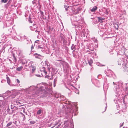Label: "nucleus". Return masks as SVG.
<instances>
[{
	"label": "nucleus",
	"mask_w": 128,
	"mask_h": 128,
	"mask_svg": "<svg viewBox=\"0 0 128 128\" xmlns=\"http://www.w3.org/2000/svg\"><path fill=\"white\" fill-rule=\"evenodd\" d=\"M39 90V92L38 91L36 92H35V94L37 96H39V94L41 93V91L40 90H41V89H39L38 88H37L36 86H30L28 88H26L24 89H22L21 90L22 92H25L26 93L30 94L31 92L34 91H35L36 90Z\"/></svg>",
	"instance_id": "obj_1"
},
{
	"label": "nucleus",
	"mask_w": 128,
	"mask_h": 128,
	"mask_svg": "<svg viewBox=\"0 0 128 128\" xmlns=\"http://www.w3.org/2000/svg\"><path fill=\"white\" fill-rule=\"evenodd\" d=\"M82 17L80 16H72L71 18V20L72 22H74L78 23V24H76L78 25L79 23H82V22L80 20H82ZM75 24V26L76 27L77 25H76V24Z\"/></svg>",
	"instance_id": "obj_2"
},
{
	"label": "nucleus",
	"mask_w": 128,
	"mask_h": 128,
	"mask_svg": "<svg viewBox=\"0 0 128 128\" xmlns=\"http://www.w3.org/2000/svg\"><path fill=\"white\" fill-rule=\"evenodd\" d=\"M64 8L67 11L66 12L68 14L69 13V12L70 13L72 12L74 14H76L78 13V10L76 7L75 8L74 7H71L70 8L68 6H64Z\"/></svg>",
	"instance_id": "obj_3"
},
{
	"label": "nucleus",
	"mask_w": 128,
	"mask_h": 128,
	"mask_svg": "<svg viewBox=\"0 0 128 128\" xmlns=\"http://www.w3.org/2000/svg\"><path fill=\"white\" fill-rule=\"evenodd\" d=\"M113 83L114 84L116 85V92L117 94H119L120 93L121 90V89L119 88V86L118 85L119 83L117 82H114Z\"/></svg>",
	"instance_id": "obj_4"
},
{
	"label": "nucleus",
	"mask_w": 128,
	"mask_h": 128,
	"mask_svg": "<svg viewBox=\"0 0 128 128\" xmlns=\"http://www.w3.org/2000/svg\"><path fill=\"white\" fill-rule=\"evenodd\" d=\"M116 51L118 52V54H119L123 55L125 53V49L124 47H122V48H120L118 50V49H116Z\"/></svg>",
	"instance_id": "obj_5"
},
{
	"label": "nucleus",
	"mask_w": 128,
	"mask_h": 128,
	"mask_svg": "<svg viewBox=\"0 0 128 128\" xmlns=\"http://www.w3.org/2000/svg\"><path fill=\"white\" fill-rule=\"evenodd\" d=\"M30 28L32 30H35L36 32H38V31H37L36 30V26L35 24H33L32 26H30Z\"/></svg>",
	"instance_id": "obj_6"
},
{
	"label": "nucleus",
	"mask_w": 128,
	"mask_h": 128,
	"mask_svg": "<svg viewBox=\"0 0 128 128\" xmlns=\"http://www.w3.org/2000/svg\"><path fill=\"white\" fill-rule=\"evenodd\" d=\"M37 0H34L32 2V4L38 7V6H39V7H40V3L38 2V1Z\"/></svg>",
	"instance_id": "obj_7"
},
{
	"label": "nucleus",
	"mask_w": 128,
	"mask_h": 128,
	"mask_svg": "<svg viewBox=\"0 0 128 128\" xmlns=\"http://www.w3.org/2000/svg\"><path fill=\"white\" fill-rule=\"evenodd\" d=\"M125 60H124L122 57V58H120L118 61V65H120L121 64H124V62L125 61Z\"/></svg>",
	"instance_id": "obj_8"
},
{
	"label": "nucleus",
	"mask_w": 128,
	"mask_h": 128,
	"mask_svg": "<svg viewBox=\"0 0 128 128\" xmlns=\"http://www.w3.org/2000/svg\"><path fill=\"white\" fill-rule=\"evenodd\" d=\"M34 55L36 58L40 59L43 58L44 57L43 56L37 53L34 54Z\"/></svg>",
	"instance_id": "obj_9"
},
{
	"label": "nucleus",
	"mask_w": 128,
	"mask_h": 128,
	"mask_svg": "<svg viewBox=\"0 0 128 128\" xmlns=\"http://www.w3.org/2000/svg\"><path fill=\"white\" fill-rule=\"evenodd\" d=\"M45 64L47 66V69L48 70V72H50V70L51 68V66L50 64V63L48 62V61H46L45 62Z\"/></svg>",
	"instance_id": "obj_10"
},
{
	"label": "nucleus",
	"mask_w": 128,
	"mask_h": 128,
	"mask_svg": "<svg viewBox=\"0 0 128 128\" xmlns=\"http://www.w3.org/2000/svg\"><path fill=\"white\" fill-rule=\"evenodd\" d=\"M24 44L26 45H28L31 43V41L30 40L25 39L24 40Z\"/></svg>",
	"instance_id": "obj_11"
},
{
	"label": "nucleus",
	"mask_w": 128,
	"mask_h": 128,
	"mask_svg": "<svg viewBox=\"0 0 128 128\" xmlns=\"http://www.w3.org/2000/svg\"><path fill=\"white\" fill-rule=\"evenodd\" d=\"M98 8L96 6H94L91 9L90 11L92 12H95L96 10Z\"/></svg>",
	"instance_id": "obj_12"
},
{
	"label": "nucleus",
	"mask_w": 128,
	"mask_h": 128,
	"mask_svg": "<svg viewBox=\"0 0 128 128\" xmlns=\"http://www.w3.org/2000/svg\"><path fill=\"white\" fill-rule=\"evenodd\" d=\"M31 67L32 68V72H33L36 69V68L34 65H32Z\"/></svg>",
	"instance_id": "obj_13"
},
{
	"label": "nucleus",
	"mask_w": 128,
	"mask_h": 128,
	"mask_svg": "<svg viewBox=\"0 0 128 128\" xmlns=\"http://www.w3.org/2000/svg\"><path fill=\"white\" fill-rule=\"evenodd\" d=\"M98 21L100 22H102V20H104L105 19V18H102L100 17H98Z\"/></svg>",
	"instance_id": "obj_14"
},
{
	"label": "nucleus",
	"mask_w": 128,
	"mask_h": 128,
	"mask_svg": "<svg viewBox=\"0 0 128 128\" xmlns=\"http://www.w3.org/2000/svg\"><path fill=\"white\" fill-rule=\"evenodd\" d=\"M6 76V80L8 84L10 85V80L8 76L7 75Z\"/></svg>",
	"instance_id": "obj_15"
},
{
	"label": "nucleus",
	"mask_w": 128,
	"mask_h": 128,
	"mask_svg": "<svg viewBox=\"0 0 128 128\" xmlns=\"http://www.w3.org/2000/svg\"><path fill=\"white\" fill-rule=\"evenodd\" d=\"M76 45H74V44H72L71 47V49L72 50H76Z\"/></svg>",
	"instance_id": "obj_16"
},
{
	"label": "nucleus",
	"mask_w": 128,
	"mask_h": 128,
	"mask_svg": "<svg viewBox=\"0 0 128 128\" xmlns=\"http://www.w3.org/2000/svg\"><path fill=\"white\" fill-rule=\"evenodd\" d=\"M42 110L41 109H40L37 112V114L38 115H40L42 113Z\"/></svg>",
	"instance_id": "obj_17"
},
{
	"label": "nucleus",
	"mask_w": 128,
	"mask_h": 128,
	"mask_svg": "<svg viewBox=\"0 0 128 128\" xmlns=\"http://www.w3.org/2000/svg\"><path fill=\"white\" fill-rule=\"evenodd\" d=\"M23 67L22 66H20L17 68L16 69V70L18 71H20L22 70Z\"/></svg>",
	"instance_id": "obj_18"
},
{
	"label": "nucleus",
	"mask_w": 128,
	"mask_h": 128,
	"mask_svg": "<svg viewBox=\"0 0 128 128\" xmlns=\"http://www.w3.org/2000/svg\"><path fill=\"white\" fill-rule=\"evenodd\" d=\"M88 62L89 65L90 66H91L93 62L92 60V59H90V60H89L88 61Z\"/></svg>",
	"instance_id": "obj_19"
},
{
	"label": "nucleus",
	"mask_w": 128,
	"mask_h": 128,
	"mask_svg": "<svg viewBox=\"0 0 128 128\" xmlns=\"http://www.w3.org/2000/svg\"><path fill=\"white\" fill-rule=\"evenodd\" d=\"M12 124V122H10L8 123L6 125V127H8L10 126Z\"/></svg>",
	"instance_id": "obj_20"
},
{
	"label": "nucleus",
	"mask_w": 128,
	"mask_h": 128,
	"mask_svg": "<svg viewBox=\"0 0 128 128\" xmlns=\"http://www.w3.org/2000/svg\"><path fill=\"white\" fill-rule=\"evenodd\" d=\"M59 122V120H57L56 122H55L54 124V126L57 125L58 124Z\"/></svg>",
	"instance_id": "obj_21"
},
{
	"label": "nucleus",
	"mask_w": 128,
	"mask_h": 128,
	"mask_svg": "<svg viewBox=\"0 0 128 128\" xmlns=\"http://www.w3.org/2000/svg\"><path fill=\"white\" fill-rule=\"evenodd\" d=\"M57 81V80L56 78L54 79V87L55 86V84L56 83V82Z\"/></svg>",
	"instance_id": "obj_22"
},
{
	"label": "nucleus",
	"mask_w": 128,
	"mask_h": 128,
	"mask_svg": "<svg viewBox=\"0 0 128 128\" xmlns=\"http://www.w3.org/2000/svg\"><path fill=\"white\" fill-rule=\"evenodd\" d=\"M30 123L31 124H34L36 123V122L33 121H31L30 122Z\"/></svg>",
	"instance_id": "obj_23"
},
{
	"label": "nucleus",
	"mask_w": 128,
	"mask_h": 128,
	"mask_svg": "<svg viewBox=\"0 0 128 128\" xmlns=\"http://www.w3.org/2000/svg\"><path fill=\"white\" fill-rule=\"evenodd\" d=\"M43 68H44V70H43V71H44V73L45 74H46L47 73V72L45 70V68L44 67H43Z\"/></svg>",
	"instance_id": "obj_24"
},
{
	"label": "nucleus",
	"mask_w": 128,
	"mask_h": 128,
	"mask_svg": "<svg viewBox=\"0 0 128 128\" xmlns=\"http://www.w3.org/2000/svg\"><path fill=\"white\" fill-rule=\"evenodd\" d=\"M8 0H2V2L5 3L7 2Z\"/></svg>",
	"instance_id": "obj_25"
},
{
	"label": "nucleus",
	"mask_w": 128,
	"mask_h": 128,
	"mask_svg": "<svg viewBox=\"0 0 128 128\" xmlns=\"http://www.w3.org/2000/svg\"><path fill=\"white\" fill-rule=\"evenodd\" d=\"M93 40L95 42L97 43L98 42V40L96 39L95 38L93 39Z\"/></svg>",
	"instance_id": "obj_26"
},
{
	"label": "nucleus",
	"mask_w": 128,
	"mask_h": 128,
	"mask_svg": "<svg viewBox=\"0 0 128 128\" xmlns=\"http://www.w3.org/2000/svg\"><path fill=\"white\" fill-rule=\"evenodd\" d=\"M10 91H8L6 92L5 93L6 94H10Z\"/></svg>",
	"instance_id": "obj_27"
},
{
	"label": "nucleus",
	"mask_w": 128,
	"mask_h": 128,
	"mask_svg": "<svg viewBox=\"0 0 128 128\" xmlns=\"http://www.w3.org/2000/svg\"><path fill=\"white\" fill-rule=\"evenodd\" d=\"M34 45L32 44L31 47V50H32V49L34 48Z\"/></svg>",
	"instance_id": "obj_28"
},
{
	"label": "nucleus",
	"mask_w": 128,
	"mask_h": 128,
	"mask_svg": "<svg viewBox=\"0 0 128 128\" xmlns=\"http://www.w3.org/2000/svg\"><path fill=\"white\" fill-rule=\"evenodd\" d=\"M16 81L17 83L18 84H19L20 83V81L18 79H16Z\"/></svg>",
	"instance_id": "obj_29"
},
{
	"label": "nucleus",
	"mask_w": 128,
	"mask_h": 128,
	"mask_svg": "<svg viewBox=\"0 0 128 128\" xmlns=\"http://www.w3.org/2000/svg\"><path fill=\"white\" fill-rule=\"evenodd\" d=\"M15 107V106H14L12 105H11V108L12 109H13L14 107Z\"/></svg>",
	"instance_id": "obj_30"
},
{
	"label": "nucleus",
	"mask_w": 128,
	"mask_h": 128,
	"mask_svg": "<svg viewBox=\"0 0 128 128\" xmlns=\"http://www.w3.org/2000/svg\"><path fill=\"white\" fill-rule=\"evenodd\" d=\"M61 125V124H59L58 126L56 128H59L60 127V126Z\"/></svg>",
	"instance_id": "obj_31"
},
{
	"label": "nucleus",
	"mask_w": 128,
	"mask_h": 128,
	"mask_svg": "<svg viewBox=\"0 0 128 128\" xmlns=\"http://www.w3.org/2000/svg\"><path fill=\"white\" fill-rule=\"evenodd\" d=\"M43 48V47H40V46H38V49H39V48Z\"/></svg>",
	"instance_id": "obj_32"
},
{
	"label": "nucleus",
	"mask_w": 128,
	"mask_h": 128,
	"mask_svg": "<svg viewBox=\"0 0 128 128\" xmlns=\"http://www.w3.org/2000/svg\"><path fill=\"white\" fill-rule=\"evenodd\" d=\"M14 62H15L16 61V58H15V57H14Z\"/></svg>",
	"instance_id": "obj_33"
},
{
	"label": "nucleus",
	"mask_w": 128,
	"mask_h": 128,
	"mask_svg": "<svg viewBox=\"0 0 128 128\" xmlns=\"http://www.w3.org/2000/svg\"><path fill=\"white\" fill-rule=\"evenodd\" d=\"M124 123L123 122V123H122V124H120V127H122V126Z\"/></svg>",
	"instance_id": "obj_34"
},
{
	"label": "nucleus",
	"mask_w": 128,
	"mask_h": 128,
	"mask_svg": "<svg viewBox=\"0 0 128 128\" xmlns=\"http://www.w3.org/2000/svg\"><path fill=\"white\" fill-rule=\"evenodd\" d=\"M116 25L117 26V28H116V29L117 30H118V24H116Z\"/></svg>",
	"instance_id": "obj_35"
},
{
	"label": "nucleus",
	"mask_w": 128,
	"mask_h": 128,
	"mask_svg": "<svg viewBox=\"0 0 128 128\" xmlns=\"http://www.w3.org/2000/svg\"><path fill=\"white\" fill-rule=\"evenodd\" d=\"M75 108H76V112H77V110H78V108L76 106L75 107Z\"/></svg>",
	"instance_id": "obj_36"
},
{
	"label": "nucleus",
	"mask_w": 128,
	"mask_h": 128,
	"mask_svg": "<svg viewBox=\"0 0 128 128\" xmlns=\"http://www.w3.org/2000/svg\"><path fill=\"white\" fill-rule=\"evenodd\" d=\"M39 42V40H37L35 41V43H38Z\"/></svg>",
	"instance_id": "obj_37"
},
{
	"label": "nucleus",
	"mask_w": 128,
	"mask_h": 128,
	"mask_svg": "<svg viewBox=\"0 0 128 128\" xmlns=\"http://www.w3.org/2000/svg\"><path fill=\"white\" fill-rule=\"evenodd\" d=\"M16 103H17V104L18 105H19L20 104V103L19 102H18V103H17V102H16Z\"/></svg>",
	"instance_id": "obj_38"
},
{
	"label": "nucleus",
	"mask_w": 128,
	"mask_h": 128,
	"mask_svg": "<svg viewBox=\"0 0 128 128\" xmlns=\"http://www.w3.org/2000/svg\"><path fill=\"white\" fill-rule=\"evenodd\" d=\"M107 104H106V107H105V111L106 110V108H107Z\"/></svg>",
	"instance_id": "obj_39"
},
{
	"label": "nucleus",
	"mask_w": 128,
	"mask_h": 128,
	"mask_svg": "<svg viewBox=\"0 0 128 128\" xmlns=\"http://www.w3.org/2000/svg\"><path fill=\"white\" fill-rule=\"evenodd\" d=\"M125 84H126V85L127 84H128V82L125 83Z\"/></svg>",
	"instance_id": "obj_40"
},
{
	"label": "nucleus",
	"mask_w": 128,
	"mask_h": 128,
	"mask_svg": "<svg viewBox=\"0 0 128 128\" xmlns=\"http://www.w3.org/2000/svg\"><path fill=\"white\" fill-rule=\"evenodd\" d=\"M94 50V48H93L92 49V51H93Z\"/></svg>",
	"instance_id": "obj_41"
},
{
	"label": "nucleus",
	"mask_w": 128,
	"mask_h": 128,
	"mask_svg": "<svg viewBox=\"0 0 128 128\" xmlns=\"http://www.w3.org/2000/svg\"><path fill=\"white\" fill-rule=\"evenodd\" d=\"M73 50V51H72L73 52H74V51L75 50Z\"/></svg>",
	"instance_id": "obj_42"
},
{
	"label": "nucleus",
	"mask_w": 128,
	"mask_h": 128,
	"mask_svg": "<svg viewBox=\"0 0 128 128\" xmlns=\"http://www.w3.org/2000/svg\"><path fill=\"white\" fill-rule=\"evenodd\" d=\"M77 93H78V94H79V92H78H78Z\"/></svg>",
	"instance_id": "obj_43"
},
{
	"label": "nucleus",
	"mask_w": 128,
	"mask_h": 128,
	"mask_svg": "<svg viewBox=\"0 0 128 128\" xmlns=\"http://www.w3.org/2000/svg\"><path fill=\"white\" fill-rule=\"evenodd\" d=\"M1 52H2L1 51H0V54H1Z\"/></svg>",
	"instance_id": "obj_44"
},
{
	"label": "nucleus",
	"mask_w": 128,
	"mask_h": 128,
	"mask_svg": "<svg viewBox=\"0 0 128 128\" xmlns=\"http://www.w3.org/2000/svg\"><path fill=\"white\" fill-rule=\"evenodd\" d=\"M24 118H25V116L24 115Z\"/></svg>",
	"instance_id": "obj_45"
},
{
	"label": "nucleus",
	"mask_w": 128,
	"mask_h": 128,
	"mask_svg": "<svg viewBox=\"0 0 128 128\" xmlns=\"http://www.w3.org/2000/svg\"><path fill=\"white\" fill-rule=\"evenodd\" d=\"M30 22L31 23H32V22H31V21H30Z\"/></svg>",
	"instance_id": "obj_46"
},
{
	"label": "nucleus",
	"mask_w": 128,
	"mask_h": 128,
	"mask_svg": "<svg viewBox=\"0 0 128 128\" xmlns=\"http://www.w3.org/2000/svg\"><path fill=\"white\" fill-rule=\"evenodd\" d=\"M69 0H67V1H69Z\"/></svg>",
	"instance_id": "obj_47"
},
{
	"label": "nucleus",
	"mask_w": 128,
	"mask_h": 128,
	"mask_svg": "<svg viewBox=\"0 0 128 128\" xmlns=\"http://www.w3.org/2000/svg\"><path fill=\"white\" fill-rule=\"evenodd\" d=\"M123 128H124V127H123Z\"/></svg>",
	"instance_id": "obj_48"
}]
</instances>
